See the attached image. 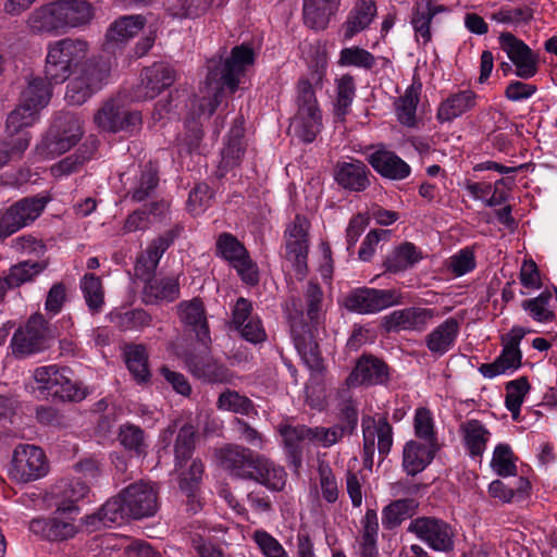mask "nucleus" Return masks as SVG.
Instances as JSON below:
<instances>
[{
  "instance_id": "f257e3e1",
  "label": "nucleus",
  "mask_w": 557,
  "mask_h": 557,
  "mask_svg": "<svg viewBox=\"0 0 557 557\" xmlns=\"http://www.w3.org/2000/svg\"><path fill=\"white\" fill-rule=\"evenodd\" d=\"M89 44L82 38L66 37L47 46L45 78L50 84H62L78 73L67 86L65 99L70 104H83L106 84L112 63L100 58H88Z\"/></svg>"
},
{
  "instance_id": "f03ea898",
  "label": "nucleus",
  "mask_w": 557,
  "mask_h": 557,
  "mask_svg": "<svg viewBox=\"0 0 557 557\" xmlns=\"http://www.w3.org/2000/svg\"><path fill=\"white\" fill-rule=\"evenodd\" d=\"M306 307L298 297L292 296L284 305V312L290 325L296 350L301 360L313 373L324 370L319 344L313 331L325 320L324 294L318 283L308 282L304 292Z\"/></svg>"
},
{
  "instance_id": "7ed1b4c3",
  "label": "nucleus",
  "mask_w": 557,
  "mask_h": 557,
  "mask_svg": "<svg viewBox=\"0 0 557 557\" xmlns=\"http://www.w3.org/2000/svg\"><path fill=\"white\" fill-rule=\"evenodd\" d=\"M252 63L253 50L244 45L234 47L231 55L224 61L210 60L205 89L202 90L203 95L199 100L198 115L210 117L222 101L224 87L231 94L235 92L246 66Z\"/></svg>"
},
{
  "instance_id": "20e7f679",
  "label": "nucleus",
  "mask_w": 557,
  "mask_h": 557,
  "mask_svg": "<svg viewBox=\"0 0 557 557\" xmlns=\"http://www.w3.org/2000/svg\"><path fill=\"white\" fill-rule=\"evenodd\" d=\"M323 74L313 72L298 79L295 89L296 112L290 128L302 143L310 144L323 127L322 111L317 99V89L322 88Z\"/></svg>"
},
{
  "instance_id": "39448f33",
  "label": "nucleus",
  "mask_w": 557,
  "mask_h": 557,
  "mask_svg": "<svg viewBox=\"0 0 557 557\" xmlns=\"http://www.w3.org/2000/svg\"><path fill=\"white\" fill-rule=\"evenodd\" d=\"M82 136L81 120L74 113L60 112L54 116L41 141L36 146L35 152L44 160L53 159L72 149Z\"/></svg>"
},
{
  "instance_id": "423d86ee",
  "label": "nucleus",
  "mask_w": 557,
  "mask_h": 557,
  "mask_svg": "<svg viewBox=\"0 0 557 557\" xmlns=\"http://www.w3.org/2000/svg\"><path fill=\"white\" fill-rule=\"evenodd\" d=\"M525 334L527 331L523 327L513 326L502 338L503 349L499 356L491 363H482L479 372L486 379H494L498 375H510L517 371L522 361L519 345Z\"/></svg>"
},
{
  "instance_id": "0eeeda50",
  "label": "nucleus",
  "mask_w": 557,
  "mask_h": 557,
  "mask_svg": "<svg viewBox=\"0 0 557 557\" xmlns=\"http://www.w3.org/2000/svg\"><path fill=\"white\" fill-rule=\"evenodd\" d=\"M48 201L47 197H26L0 213V242L32 224L41 214Z\"/></svg>"
},
{
  "instance_id": "6e6552de",
  "label": "nucleus",
  "mask_w": 557,
  "mask_h": 557,
  "mask_svg": "<svg viewBox=\"0 0 557 557\" xmlns=\"http://www.w3.org/2000/svg\"><path fill=\"white\" fill-rule=\"evenodd\" d=\"M216 255L225 259L237 271L242 281L255 285L259 281L257 264L245 246L232 234L222 233L216 239Z\"/></svg>"
},
{
  "instance_id": "1a4fd4ad",
  "label": "nucleus",
  "mask_w": 557,
  "mask_h": 557,
  "mask_svg": "<svg viewBox=\"0 0 557 557\" xmlns=\"http://www.w3.org/2000/svg\"><path fill=\"white\" fill-rule=\"evenodd\" d=\"M48 471L49 463L41 448L21 444L14 449L11 474L16 481H35L45 476Z\"/></svg>"
},
{
  "instance_id": "9d476101",
  "label": "nucleus",
  "mask_w": 557,
  "mask_h": 557,
  "mask_svg": "<svg viewBox=\"0 0 557 557\" xmlns=\"http://www.w3.org/2000/svg\"><path fill=\"white\" fill-rule=\"evenodd\" d=\"M407 531L426 543L436 552L447 553L454 548V533L448 523L434 517L412 519Z\"/></svg>"
},
{
  "instance_id": "9b49d317",
  "label": "nucleus",
  "mask_w": 557,
  "mask_h": 557,
  "mask_svg": "<svg viewBox=\"0 0 557 557\" xmlns=\"http://www.w3.org/2000/svg\"><path fill=\"white\" fill-rule=\"evenodd\" d=\"M399 302L400 293L396 289L357 288L345 298V307L361 314L376 313Z\"/></svg>"
},
{
  "instance_id": "f8f14e48",
  "label": "nucleus",
  "mask_w": 557,
  "mask_h": 557,
  "mask_svg": "<svg viewBox=\"0 0 557 557\" xmlns=\"http://www.w3.org/2000/svg\"><path fill=\"white\" fill-rule=\"evenodd\" d=\"M46 321L41 315L29 318L25 326L14 333L11 346L17 357H26L48 347Z\"/></svg>"
},
{
  "instance_id": "ddd939ff",
  "label": "nucleus",
  "mask_w": 557,
  "mask_h": 557,
  "mask_svg": "<svg viewBox=\"0 0 557 557\" xmlns=\"http://www.w3.org/2000/svg\"><path fill=\"white\" fill-rule=\"evenodd\" d=\"M89 493V487L79 479L61 480L51 486L47 500L57 513L78 515L77 503Z\"/></svg>"
},
{
  "instance_id": "4468645a",
  "label": "nucleus",
  "mask_w": 557,
  "mask_h": 557,
  "mask_svg": "<svg viewBox=\"0 0 557 557\" xmlns=\"http://www.w3.org/2000/svg\"><path fill=\"white\" fill-rule=\"evenodd\" d=\"M498 39L500 48L515 64L518 77L529 79L537 73V55L522 40L511 33H502Z\"/></svg>"
},
{
  "instance_id": "2eb2a0df",
  "label": "nucleus",
  "mask_w": 557,
  "mask_h": 557,
  "mask_svg": "<svg viewBox=\"0 0 557 557\" xmlns=\"http://www.w3.org/2000/svg\"><path fill=\"white\" fill-rule=\"evenodd\" d=\"M121 493L129 518L141 519L156 513L158 509L157 492L149 483L139 481L129 484Z\"/></svg>"
},
{
  "instance_id": "dca6fc26",
  "label": "nucleus",
  "mask_w": 557,
  "mask_h": 557,
  "mask_svg": "<svg viewBox=\"0 0 557 557\" xmlns=\"http://www.w3.org/2000/svg\"><path fill=\"white\" fill-rule=\"evenodd\" d=\"M276 431L282 437L287 462L297 472L302 466L301 443L310 444V426L295 424L290 419H284L277 424Z\"/></svg>"
},
{
  "instance_id": "f3484780",
  "label": "nucleus",
  "mask_w": 557,
  "mask_h": 557,
  "mask_svg": "<svg viewBox=\"0 0 557 557\" xmlns=\"http://www.w3.org/2000/svg\"><path fill=\"white\" fill-rule=\"evenodd\" d=\"M258 454L248 447L228 444L220 448L216 458L221 468L230 475L248 480L251 476L255 459Z\"/></svg>"
},
{
  "instance_id": "a211bd4d",
  "label": "nucleus",
  "mask_w": 557,
  "mask_h": 557,
  "mask_svg": "<svg viewBox=\"0 0 557 557\" xmlns=\"http://www.w3.org/2000/svg\"><path fill=\"white\" fill-rule=\"evenodd\" d=\"M74 516L75 515L57 513L55 509L52 517H39L30 520L29 531L49 541H64L71 539L77 533Z\"/></svg>"
},
{
  "instance_id": "6ab92c4d",
  "label": "nucleus",
  "mask_w": 557,
  "mask_h": 557,
  "mask_svg": "<svg viewBox=\"0 0 557 557\" xmlns=\"http://www.w3.org/2000/svg\"><path fill=\"white\" fill-rule=\"evenodd\" d=\"M309 226L307 218L296 215L285 231L286 257L295 263L298 273L306 269Z\"/></svg>"
},
{
  "instance_id": "aec40b11",
  "label": "nucleus",
  "mask_w": 557,
  "mask_h": 557,
  "mask_svg": "<svg viewBox=\"0 0 557 557\" xmlns=\"http://www.w3.org/2000/svg\"><path fill=\"white\" fill-rule=\"evenodd\" d=\"M174 81V71L168 65L156 63L146 67L141 73L140 84L134 90L133 99L136 101L153 99Z\"/></svg>"
},
{
  "instance_id": "412c9836",
  "label": "nucleus",
  "mask_w": 557,
  "mask_h": 557,
  "mask_svg": "<svg viewBox=\"0 0 557 557\" xmlns=\"http://www.w3.org/2000/svg\"><path fill=\"white\" fill-rule=\"evenodd\" d=\"M363 451L366 459H372L375 450V441L380 455H387L393 445V429L388 421L381 417L362 419Z\"/></svg>"
},
{
  "instance_id": "4be33fe9",
  "label": "nucleus",
  "mask_w": 557,
  "mask_h": 557,
  "mask_svg": "<svg viewBox=\"0 0 557 557\" xmlns=\"http://www.w3.org/2000/svg\"><path fill=\"white\" fill-rule=\"evenodd\" d=\"M188 371L198 380L206 383H230L234 375L223 363L210 355L190 354L185 360Z\"/></svg>"
},
{
  "instance_id": "5701e85b",
  "label": "nucleus",
  "mask_w": 557,
  "mask_h": 557,
  "mask_svg": "<svg viewBox=\"0 0 557 557\" xmlns=\"http://www.w3.org/2000/svg\"><path fill=\"white\" fill-rule=\"evenodd\" d=\"M435 310L432 308L408 307L395 310L385 318L387 331L422 332L432 322Z\"/></svg>"
},
{
  "instance_id": "b1692460",
  "label": "nucleus",
  "mask_w": 557,
  "mask_h": 557,
  "mask_svg": "<svg viewBox=\"0 0 557 557\" xmlns=\"http://www.w3.org/2000/svg\"><path fill=\"white\" fill-rule=\"evenodd\" d=\"M27 26L34 34H65L59 0L36 8L27 17Z\"/></svg>"
},
{
  "instance_id": "393cba45",
  "label": "nucleus",
  "mask_w": 557,
  "mask_h": 557,
  "mask_svg": "<svg viewBox=\"0 0 557 557\" xmlns=\"http://www.w3.org/2000/svg\"><path fill=\"white\" fill-rule=\"evenodd\" d=\"M370 170L358 159L338 161L334 168V180L342 188L360 193L370 186Z\"/></svg>"
},
{
  "instance_id": "a878e982",
  "label": "nucleus",
  "mask_w": 557,
  "mask_h": 557,
  "mask_svg": "<svg viewBox=\"0 0 557 557\" xmlns=\"http://www.w3.org/2000/svg\"><path fill=\"white\" fill-rule=\"evenodd\" d=\"M447 7L437 3L436 0H416L412 12L410 24L413 28L417 40L420 39L425 45L431 41V24L435 16L441 13H448Z\"/></svg>"
},
{
  "instance_id": "bb28decb",
  "label": "nucleus",
  "mask_w": 557,
  "mask_h": 557,
  "mask_svg": "<svg viewBox=\"0 0 557 557\" xmlns=\"http://www.w3.org/2000/svg\"><path fill=\"white\" fill-rule=\"evenodd\" d=\"M177 313L180 321L193 331L197 339L207 348L211 337L203 302L198 298L182 301L177 306Z\"/></svg>"
},
{
  "instance_id": "cd10ccee",
  "label": "nucleus",
  "mask_w": 557,
  "mask_h": 557,
  "mask_svg": "<svg viewBox=\"0 0 557 557\" xmlns=\"http://www.w3.org/2000/svg\"><path fill=\"white\" fill-rule=\"evenodd\" d=\"M146 23L147 20L141 14L124 15L116 18L107 30L104 50L114 51L120 45L135 37Z\"/></svg>"
},
{
  "instance_id": "c85d7f7f",
  "label": "nucleus",
  "mask_w": 557,
  "mask_h": 557,
  "mask_svg": "<svg viewBox=\"0 0 557 557\" xmlns=\"http://www.w3.org/2000/svg\"><path fill=\"white\" fill-rule=\"evenodd\" d=\"M387 367L377 358L361 357L346 379L348 386L382 384L387 379Z\"/></svg>"
},
{
  "instance_id": "c756f323",
  "label": "nucleus",
  "mask_w": 557,
  "mask_h": 557,
  "mask_svg": "<svg viewBox=\"0 0 557 557\" xmlns=\"http://www.w3.org/2000/svg\"><path fill=\"white\" fill-rule=\"evenodd\" d=\"M285 469L264 455L258 454L248 480L255 481L270 491H282L286 484Z\"/></svg>"
},
{
  "instance_id": "7c9ffc66",
  "label": "nucleus",
  "mask_w": 557,
  "mask_h": 557,
  "mask_svg": "<svg viewBox=\"0 0 557 557\" xmlns=\"http://www.w3.org/2000/svg\"><path fill=\"white\" fill-rule=\"evenodd\" d=\"M180 297V283L175 276H152L145 280L143 301L147 305L172 302Z\"/></svg>"
},
{
  "instance_id": "2f4dec72",
  "label": "nucleus",
  "mask_w": 557,
  "mask_h": 557,
  "mask_svg": "<svg viewBox=\"0 0 557 557\" xmlns=\"http://www.w3.org/2000/svg\"><path fill=\"white\" fill-rule=\"evenodd\" d=\"M178 236V228H173L166 232L164 235L153 239L147 247L145 253H143L136 262L135 272L139 277L150 275L157 269L160 259L162 258L165 250L171 246L174 239Z\"/></svg>"
},
{
  "instance_id": "473e14b6",
  "label": "nucleus",
  "mask_w": 557,
  "mask_h": 557,
  "mask_svg": "<svg viewBox=\"0 0 557 557\" xmlns=\"http://www.w3.org/2000/svg\"><path fill=\"white\" fill-rule=\"evenodd\" d=\"M368 161L380 175L389 180H405L411 172L409 164L389 150L379 149L368 157Z\"/></svg>"
},
{
  "instance_id": "72a5a7b5",
  "label": "nucleus",
  "mask_w": 557,
  "mask_h": 557,
  "mask_svg": "<svg viewBox=\"0 0 557 557\" xmlns=\"http://www.w3.org/2000/svg\"><path fill=\"white\" fill-rule=\"evenodd\" d=\"M459 331L458 320L448 318L425 336V346L431 354L441 357L455 346Z\"/></svg>"
},
{
  "instance_id": "f704fd0d",
  "label": "nucleus",
  "mask_w": 557,
  "mask_h": 557,
  "mask_svg": "<svg viewBox=\"0 0 557 557\" xmlns=\"http://www.w3.org/2000/svg\"><path fill=\"white\" fill-rule=\"evenodd\" d=\"M126 517L129 518L125 502H123V495L120 493L116 497L109 499L98 512L86 516L84 523L89 528V531H96L100 528H111L115 523H121Z\"/></svg>"
},
{
  "instance_id": "c9c22d12",
  "label": "nucleus",
  "mask_w": 557,
  "mask_h": 557,
  "mask_svg": "<svg viewBox=\"0 0 557 557\" xmlns=\"http://www.w3.org/2000/svg\"><path fill=\"white\" fill-rule=\"evenodd\" d=\"M436 445L409 441L403 449V468L408 475L422 472L433 460Z\"/></svg>"
},
{
  "instance_id": "e433bc0d",
  "label": "nucleus",
  "mask_w": 557,
  "mask_h": 557,
  "mask_svg": "<svg viewBox=\"0 0 557 557\" xmlns=\"http://www.w3.org/2000/svg\"><path fill=\"white\" fill-rule=\"evenodd\" d=\"M475 103L476 95L472 90L467 89L451 94L438 106L436 119L442 124L450 123L472 110Z\"/></svg>"
},
{
  "instance_id": "4c0bfd02",
  "label": "nucleus",
  "mask_w": 557,
  "mask_h": 557,
  "mask_svg": "<svg viewBox=\"0 0 557 557\" xmlns=\"http://www.w3.org/2000/svg\"><path fill=\"white\" fill-rule=\"evenodd\" d=\"M341 0H304L302 15L305 24L315 30L325 29L335 15Z\"/></svg>"
},
{
  "instance_id": "58836bf2",
  "label": "nucleus",
  "mask_w": 557,
  "mask_h": 557,
  "mask_svg": "<svg viewBox=\"0 0 557 557\" xmlns=\"http://www.w3.org/2000/svg\"><path fill=\"white\" fill-rule=\"evenodd\" d=\"M423 259V252L414 244L405 242L396 246L385 258V272L397 274L413 268Z\"/></svg>"
},
{
  "instance_id": "ea45409f",
  "label": "nucleus",
  "mask_w": 557,
  "mask_h": 557,
  "mask_svg": "<svg viewBox=\"0 0 557 557\" xmlns=\"http://www.w3.org/2000/svg\"><path fill=\"white\" fill-rule=\"evenodd\" d=\"M244 133V121L242 117H237L228 132L226 145L221 153L220 169L222 171H228L240 163L245 153Z\"/></svg>"
},
{
  "instance_id": "a19ab883",
  "label": "nucleus",
  "mask_w": 557,
  "mask_h": 557,
  "mask_svg": "<svg viewBox=\"0 0 557 557\" xmlns=\"http://www.w3.org/2000/svg\"><path fill=\"white\" fill-rule=\"evenodd\" d=\"M460 433L463 444L471 458H481L490 441L491 432L485 425L476 420L470 419L460 425Z\"/></svg>"
},
{
  "instance_id": "79ce46f5",
  "label": "nucleus",
  "mask_w": 557,
  "mask_h": 557,
  "mask_svg": "<svg viewBox=\"0 0 557 557\" xmlns=\"http://www.w3.org/2000/svg\"><path fill=\"white\" fill-rule=\"evenodd\" d=\"M65 33L85 26L94 18V8L87 0H59Z\"/></svg>"
},
{
  "instance_id": "37998d69",
  "label": "nucleus",
  "mask_w": 557,
  "mask_h": 557,
  "mask_svg": "<svg viewBox=\"0 0 557 557\" xmlns=\"http://www.w3.org/2000/svg\"><path fill=\"white\" fill-rule=\"evenodd\" d=\"M376 14V5L372 0L358 1L348 14L344 24V38L351 39L366 29Z\"/></svg>"
},
{
  "instance_id": "c03bdc74",
  "label": "nucleus",
  "mask_w": 557,
  "mask_h": 557,
  "mask_svg": "<svg viewBox=\"0 0 557 557\" xmlns=\"http://www.w3.org/2000/svg\"><path fill=\"white\" fill-rule=\"evenodd\" d=\"M117 440L125 450L136 457H145L148 454V438L145 431L138 425L122 424L119 429Z\"/></svg>"
},
{
  "instance_id": "a18cd8bd",
  "label": "nucleus",
  "mask_w": 557,
  "mask_h": 557,
  "mask_svg": "<svg viewBox=\"0 0 557 557\" xmlns=\"http://www.w3.org/2000/svg\"><path fill=\"white\" fill-rule=\"evenodd\" d=\"M418 503L412 498L397 499L385 506L382 510V524L386 530H393L408 518H411Z\"/></svg>"
},
{
  "instance_id": "49530a36",
  "label": "nucleus",
  "mask_w": 557,
  "mask_h": 557,
  "mask_svg": "<svg viewBox=\"0 0 557 557\" xmlns=\"http://www.w3.org/2000/svg\"><path fill=\"white\" fill-rule=\"evenodd\" d=\"M38 113L34 107L21 103L7 119L5 133L8 137H18L22 134H30L25 128L33 126L38 120Z\"/></svg>"
},
{
  "instance_id": "de8ad7c7",
  "label": "nucleus",
  "mask_w": 557,
  "mask_h": 557,
  "mask_svg": "<svg viewBox=\"0 0 557 557\" xmlns=\"http://www.w3.org/2000/svg\"><path fill=\"white\" fill-rule=\"evenodd\" d=\"M81 290L89 311L99 313L104 305V289L101 278L92 273H86L81 278Z\"/></svg>"
},
{
  "instance_id": "09e8293b",
  "label": "nucleus",
  "mask_w": 557,
  "mask_h": 557,
  "mask_svg": "<svg viewBox=\"0 0 557 557\" xmlns=\"http://www.w3.org/2000/svg\"><path fill=\"white\" fill-rule=\"evenodd\" d=\"M125 361L134 379L139 383L148 382L150 371L148 369V355L145 346L131 345L125 348Z\"/></svg>"
},
{
  "instance_id": "8fccbe9b",
  "label": "nucleus",
  "mask_w": 557,
  "mask_h": 557,
  "mask_svg": "<svg viewBox=\"0 0 557 557\" xmlns=\"http://www.w3.org/2000/svg\"><path fill=\"white\" fill-rule=\"evenodd\" d=\"M550 302L552 294L545 290L534 298L523 300L521 307L534 321L548 323L555 319V312Z\"/></svg>"
},
{
  "instance_id": "3c124183",
  "label": "nucleus",
  "mask_w": 557,
  "mask_h": 557,
  "mask_svg": "<svg viewBox=\"0 0 557 557\" xmlns=\"http://www.w3.org/2000/svg\"><path fill=\"white\" fill-rule=\"evenodd\" d=\"M420 99V86H409L404 96L396 102V114L398 121L406 126L416 125V111Z\"/></svg>"
},
{
  "instance_id": "603ef678",
  "label": "nucleus",
  "mask_w": 557,
  "mask_h": 557,
  "mask_svg": "<svg viewBox=\"0 0 557 557\" xmlns=\"http://www.w3.org/2000/svg\"><path fill=\"white\" fill-rule=\"evenodd\" d=\"M505 406L510 411L512 420L520 418V408L524 401L525 395L530 391V384L525 376L509 381L506 386Z\"/></svg>"
},
{
  "instance_id": "864d4df0",
  "label": "nucleus",
  "mask_w": 557,
  "mask_h": 557,
  "mask_svg": "<svg viewBox=\"0 0 557 557\" xmlns=\"http://www.w3.org/2000/svg\"><path fill=\"white\" fill-rule=\"evenodd\" d=\"M65 369H60L54 364L37 368L34 371V380L38 388L47 398L54 396V391L64 382Z\"/></svg>"
},
{
  "instance_id": "5fc2aeb1",
  "label": "nucleus",
  "mask_w": 557,
  "mask_h": 557,
  "mask_svg": "<svg viewBox=\"0 0 557 557\" xmlns=\"http://www.w3.org/2000/svg\"><path fill=\"white\" fill-rule=\"evenodd\" d=\"M216 408L222 411H230L242 416H249L255 411L253 403L237 391L226 388L216 400Z\"/></svg>"
},
{
  "instance_id": "6e6d98bb",
  "label": "nucleus",
  "mask_w": 557,
  "mask_h": 557,
  "mask_svg": "<svg viewBox=\"0 0 557 557\" xmlns=\"http://www.w3.org/2000/svg\"><path fill=\"white\" fill-rule=\"evenodd\" d=\"M196 430L191 424L183 425L176 436L174 445L175 470L184 468L195 449Z\"/></svg>"
},
{
  "instance_id": "4d7b16f0",
  "label": "nucleus",
  "mask_w": 557,
  "mask_h": 557,
  "mask_svg": "<svg viewBox=\"0 0 557 557\" xmlns=\"http://www.w3.org/2000/svg\"><path fill=\"white\" fill-rule=\"evenodd\" d=\"M50 98L51 90L46 81L36 77L28 82L27 87L22 92L21 101L28 107H34L39 112L49 103Z\"/></svg>"
},
{
  "instance_id": "13d9d810",
  "label": "nucleus",
  "mask_w": 557,
  "mask_h": 557,
  "mask_svg": "<svg viewBox=\"0 0 557 557\" xmlns=\"http://www.w3.org/2000/svg\"><path fill=\"white\" fill-rule=\"evenodd\" d=\"M110 320L121 330H140L151 324L152 318L144 309H132L110 313Z\"/></svg>"
},
{
  "instance_id": "bf43d9fd",
  "label": "nucleus",
  "mask_w": 557,
  "mask_h": 557,
  "mask_svg": "<svg viewBox=\"0 0 557 557\" xmlns=\"http://www.w3.org/2000/svg\"><path fill=\"white\" fill-rule=\"evenodd\" d=\"M492 470L499 476H511L517 473L516 458L508 444H498L493 451L490 463Z\"/></svg>"
},
{
  "instance_id": "052dcab7",
  "label": "nucleus",
  "mask_w": 557,
  "mask_h": 557,
  "mask_svg": "<svg viewBox=\"0 0 557 557\" xmlns=\"http://www.w3.org/2000/svg\"><path fill=\"white\" fill-rule=\"evenodd\" d=\"M356 96V86L351 75H343L336 79L335 114L344 117Z\"/></svg>"
},
{
  "instance_id": "680f3d73",
  "label": "nucleus",
  "mask_w": 557,
  "mask_h": 557,
  "mask_svg": "<svg viewBox=\"0 0 557 557\" xmlns=\"http://www.w3.org/2000/svg\"><path fill=\"white\" fill-rule=\"evenodd\" d=\"M28 134H22L18 137H8L0 141V168L7 165L10 161L20 159L30 143Z\"/></svg>"
},
{
  "instance_id": "e2e57ef3",
  "label": "nucleus",
  "mask_w": 557,
  "mask_h": 557,
  "mask_svg": "<svg viewBox=\"0 0 557 557\" xmlns=\"http://www.w3.org/2000/svg\"><path fill=\"white\" fill-rule=\"evenodd\" d=\"M157 185V171L152 166H146L128 194L134 201L140 202L151 196Z\"/></svg>"
},
{
  "instance_id": "0e129e2a",
  "label": "nucleus",
  "mask_w": 557,
  "mask_h": 557,
  "mask_svg": "<svg viewBox=\"0 0 557 557\" xmlns=\"http://www.w3.org/2000/svg\"><path fill=\"white\" fill-rule=\"evenodd\" d=\"M374 63V55L360 47L344 48L339 52L338 64L342 66H355L370 70L373 67Z\"/></svg>"
},
{
  "instance_id": "69168bd1",
  "label": "nucleus",
  "mask_w": 557,
  "mask_h": 557,
  "mask_svg": "<svg viewBox=\"0 0 557 557\" xmlns=\"http://www.w3.org/2000/svg\"><path fill=\"white\" fill-rule=\"evenodd\" d=\"M319 485L322 498L329 504H333L338 499L339 490L335 474L325 461L319 462L318 466Z\"/></svg>"
},
{
  "instance_id": "338daca9",
  "label": "nucleus",
  "mask_w": 557,
  "mask_h": 557,
  "mask_svg": "<svg viewBox=\"0 0 557 557\" xmlns=\"http://www.w3.org/2000/svg\"><path fill=\"white\" fill-rule=\"evenodd\" d=\"M414 434L428 444L436 445V434L434 431V420L432 412L420 407L416 410L413 419Z\"/></svg>"
},
{
  "instance_id": "774afa93",
  "label": "nucleus",
  "mask_w": 557,
  "mask_h": 557,
  "mask_svg": "<svg viewBox=\"0 0 557 557\" xmlns=\"http://www.w3.org/2000/svg\"><path fill=\"white\" fill-rule=\"evenodd\" d=\"M252 540L264 557H288L282 544L264 530H256Z\"/></svg>"
}]
</instances>
